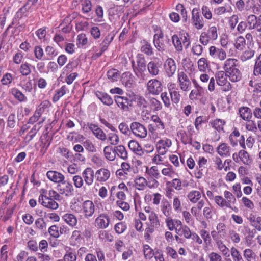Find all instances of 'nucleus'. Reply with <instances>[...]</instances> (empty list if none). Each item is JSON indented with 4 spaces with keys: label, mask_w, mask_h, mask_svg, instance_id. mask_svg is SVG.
Instances as JSON below:
<instances>
[{
    "label": "nucleus",
    "mask_w": 261,
    "mask_h": 261,
    "mask_svg": "<svg viewBox=\"0 0 261 261\" xmlns=\"http://www.w3.org/2000/svg\"><path fill=\"white\" fill-rule=\"evenodd\" d=\"M115 101L118 107L124 111H128V106H131V104L129 103V99L126 97L115 96Z\"/></svg>",
    "instance_id": "16"
},
{
    "label": "nucleus",
    "mask_w": 261,
    "mask_h": 261,
    "mask_svg": "<svg viewBox=\"0 0 261 261\" xmlns=\"http://www.w3.org/2000/svg\"><path fill=\"white\" fill-rule=\"evenodd\" d=\"M114 151L115 155L124 160H126L128 158V154L125 147L123 145H118L114 147Z\"/></svg>",
    "instance_id": "24"
},
{
    "label": "nucleus",
    "mask_w": 261,
    "mask_h": 261,
    "mask_svg": "<svg viewBox=\"0 0 261 261\" xmlns=\"http://www.w3.org/2000/svg\"><path fill=\"white\" fill-rule=\"evenodd\" d=\"M153 43L159 51H166L169 44V39H164L163 34L161 31L159 34H155L153 36Z\"/></svg>",
    "instance_id": "3"
},
{
    "label": "nucleus",
    "mask_w": 261,
    "mask_h": 261,
    "mask_svg": "<svg viewBox=\"0 0 261 261\" xmlns=\"http://www.w3.org/2000/svg\"><path fill=\"white\" fill-rule=\"evenodd\" d=\"M209 54L213 58L220 60H224L226 58V53L222 48L214 46L209 48Z\"/></svg>",
    "instance_id": "11"
},
{
    "label": "nucleus",
    "mask_w": 261,
    "mask_h": 261,
    "mask_svg": "<svg viewBox=\"0 0 261 261\" xmlns=\"http://www.w3.org/2000/svg\"><path fill=\"white\" fill-rule=\"evenodd\" d=\"M240 116L245 121H249L252 118V113L251 109L247 107H241L239 109Z\"/></svg>",
    "instance_id": "21"
},
{
    "label": "nucleus",
    "mask_w": 261,
    "mask_h": 261,
    "mask_svg": "<svg viewBox=\"0 0 261 261\" xmlns=\"http://www.w3.org/2000/svg\"><path fill=\"white\" fill-rule=\"evenodd\" d=\"M204 88L203 87H198L196 90H193L189 94V98L191 100L195 99L198 96L201 95L204 93Z\"/></svg>",
    "instance_id": "47"
},
{
    "label": "nucleus",
    "mask_w": 261,
    "mask_h": 261,
    "mask_svg": "<svg viewBox=\"0 0 261 261\" xmlns=\"http://www.w3.org/2000/svg\"><path fill=\"white\" fill-rule=\"evenodd\" d=\"M96 95L104 105L110 106L113 103L112 98L107 93L97 92Z\"/></svg>",
    "instance_id": "23"
},
{
    "label": "nucleus",
    "mask_w": 261,
    "mask_h": 261,
    "mask_svg": "<svg viewBox=\"0 0 261 261\" xmlns=\"http://www.w3.org/2000/svg\"><path fill=\"white\" fill-rule=\"evenodd\" d=\"M151 120L155 123L154 125H155L156 128H158V129L161 130L164 129V123L158 115H152Z\"/></svg>",
    "instance_id": "43"
},
{
    "label": "nucleus",
    "mask_w": 261,
    "mask_h": 261,
    "mask_svg": "<svg viewBox=\"0 0 261 261\" xmlns=\"http://www.w3.org/2000/svg\"><path fill=\"white\" fill-rule=\"evenodd\" d=\"M238 60L234 58L227 59L224 62L223 68L225 72H229L232 69L237 68V62Z\"/></svg>",
    "instance_id": "29"
},
{
    "label": "nucleus",
    "mask_w": 261,
    "mask_h": 261,
    "mask_svg": "<svg viewBox=\"0 0 261 261\" xmlns=\"http://www.w3.org/2000/svg\"><path fill=\"white\" fill-rule=\"evenodd\" d=\"M225 123V122L220 119H216L214 121L210 122V125L219 132L223 130V126Z\"/></svg>",
    "instance_id": "34"
},
{
    "label": "nucleus",
    "mask_w": 261,
    "mask_h": 261,
    "mask_svg": "<svg viewBox=\"0 0 261 261\" xmlns=\"http://www.w3.org/2000/svg\"><path fill=\"white\" fill-rule=\"evenodd\" d=\"M57 189L59 194L65 196H71L74 193L73 186L69 181L63 179V181L58 184Z\"/></svg>",
    "instance_id": "4"
},
{
    "label": "nucleus",
    "mask_w": 261,
    "mask_h": 261,
    "mask_svg": "<svg viewBox=\"0 0 261 261\" xmlns=\"http://www.w3.org/2000/svg\"><path fill=\"white\" fill-rule=\"evenodd\" d=\"M174 84H171L170 86L168 87V89L172 101L177 104L180 101V94H179V92L178 91V89L174 87Z\"/></svg>",
    "instance_id": "19"
},
{
    "label": "nucleus",
    "mask_w": 261,
    "mask_h": 261,
    "mask_svg": "<svg viewBox=\"0 0 261 261\" xmlns=\"http://www.w3.org/2000/svg\"><path fill=\"white\" fill-rule=\"evenodd\" d=\"M178 82L180 89L184 91H188L191 86V83L187 75L184 72L178 73Z\"/></svg>",
    "instance_id": "8"
},
{
    "label": "nucleus",
    "mask_w": 261,
    "mask_h": 261,
    "mask_svg": "<svg viewBox=\"0 0 261 261\" xmlns=\"http://www.w3.org/2000/svg\"><path fill=\"white\" fill-rule=\"evenodd\" d=\"M198 68L201 71L204 72L208 68L207 60L205 58H201L198 61Z\"/></svg>",
    "instance_id": "45"
},
{
    "label": "nucleus",
    "mask_w": 261,
    "mask_h": 261,
    "mask_svg": "<svg viewBox=\"0 0 261 261\" xmlns=\"http://www.w3.org/2000/svg\"><path fill=\"white\" fill-rule=\"evenodd\" d=\"M172 145L171 141L169 139H166L165 140L161 139L156 143V146H159L166 149L169 148Z\"/></svg>",
    "instance_id": "55"
},
{
    "label": "nucleus",
    "mask_w": 261,
    "mask_h": 261,
    "mask_svg": "<svg viewBox=\"0 0 261 261\" xmlns=\"http://www.w3.org/2000/svg\"><path fill=\"white\" fill-rule=\"evenodd\" d=\"M110 219L106 214H100L95 220V226L101 229H105L109 226Z\"/></svg>",
    "instance_id": "13"
},
{
    "label": "nucleus",
    "mask_w": 261,
    "mask_h": 261,
    "mask_svg": "<svg viewBox=\"0 0 261 261\" xmlns=\"http://www.w3.org/2000/svg\"><path fill=\"white\" fill-rule=\"evenodd\" d=\"M172 43L176 50L180 52L184 46L186 48L190 45L189 36L187 33L180 34L179 35L174 34L172 37Z\"/></svg>",
    "instance_id": "1"
},
{
    "label": "nucleus",
    "mask_w": 261,
    "mask_h": 261,
    "mask_svg": "<svg viewBox=\"0 0 261 261\" xmlns=\"http://www.w3.org/2000/svg\"><path fill=\"white\" fill-rule=\"evenodd\" d=\"M150 106L154 111H159L162 109V106L161 102L155 98H151L149 100Z\"/></svg>",
    "instance_id": "49"
},
{
    "label": "nucleus",
    "mask_w": 261,
    "mask_h": 261,
    "mask_svg": "<svg viewBox=\"0 0 261 261\" xmlns=\"http://www.w3.org/2000/svg\"><path fill=\"white\" fill-rule=\"evenodd\" d=\"M130 129L136 137L140 138H145L147 135L146 127L142 124L138 122H133L130 125Z\"/></svg>",
    "instance_id": "5"
},
{
    "label": "nucleus",
    "mask_w": 261,
    "mask_h": 261,
    "mask_svg": "<svg viewBox=\"0 0 261 261\" xmlns=\"http://www.w3.org/2000/svg\"><path fill=\"white\" fill-rule=\"evenodd\" d=\"M99 237L100 239L105 241L112 242L113 241V236L106 231H100L99 234Z\"/></svg>",
    "instance_id": "54"
},
{
    "label": "nucleus",
    "mask_w": 261,
    "mask_h": 261,
    "mask_svg": "<svg viewBox=\"0 0 261 261\" xmlns=\"http://www.w3.org/2000/svg\"><path fill=\"white\" fill-rule=\"evenodd\" d=\"M149 222H147L146 224L147 227L145 229V238L149 239L150 234L154 231L155 228L160 226V222L156 214L154 212L149 213V215H147Z\"/></svg>",
    "instance_id": "2"
},
{
    "label": "nucleus",
    "mask_w": 261,
    "mask_h": 261,
    "mask_svg": "<svg viewBox=\"0 0 261 261\" xmlns=\"http://www.w3.org/2000/svg\"><path fill=\"white\" fill-rule=\"evenodd\" d=\"M82 213L85 218L88 219L92 217L95 212V205L91 200H86L82 203Z\"/></svg>",
    "instance_id": "7"
},
{
    "label": "nucleus",
    "mask_w": 261,
    "mask_h": 261,
    "mask_svg": "<svg viewBox=\"0 0 261 261\" xmlns=\"http://www.w3.org/2000/svg\"><path fill=\"white\" fill-rule=\"evenodd\" d=\"M254 54V51L251 49L245 50L243 53L240 57V59L243 61H245L251 58Z\"/></svg>",
    "instance_id": "58"
},
{
    "label": "nucleus",
    "mask_w": 261,
    "mask_h": 261,
    "mask_svg": "<svg viewBox=\"0 0 261 261\" xmlns=\"http://www.w3.org/2000/svg\"><path fill=\"white\" fill-rule=\"evenodd\" d=\"M214 200L215 202L220 207H230L228 202H226V200L224 199L222 196H216L214 197Z\"/></svg>",
    "instance_id": "52"
},
{
    "label": "nucleus",
    "mask_w": 261,
    "mask_h": 261,
    "mask_svg": "<svg viewBox=\"0 0 261 261\" xmlns=\"http://www.w3.org/2000/svg\"><path fill=\"white\" fill-rule=\"evenodd\" d=\"M123 84L126 87L130 88L133 84V80L131 78V74L129 72H125L122 77Z\"/></svg>",
    "instance_id": "40"
},
{
    "label": "nucleus",
    "mask_w": 261,
    "mask_h": 261,
    "mask_svg": "<svg viewBox=\"0 0 261 261\" xmlns=\"http://www.w3.org/2000/svg\"><path fill=\"white\" fill-rule=\"evenodd\" d=\"M107 77L109 80L113 82L117 81L120 76L119 71L116 69H111L107 72Z\"/></svg>",
    "instance_id": "37"
},
{
    "label": "nucleus",
    "mask_w": 261,
    "mask_h": 261,
    "mask_svg": "<svg viewBox=\"0 0 261 261\" xmlns=\"http://www.w3.org/2000/svg\"><path fill=\"white\" fill-rule=\"evenodd\" d=\"M235 48L239 50H242L244 49L246 46V41L243 36L238 37L234 43Z\"/></svg>",
    "instance_id": "38"
},
{
    "label": "nucleus",
    "mask_w": 261,
    "mask_h": 261,
    "mask_svg": "<svg viewBox=\"0 0 261 261\" xmlns=\"http://www.w3.org/2000/svg\"><path fill=\"white\" fill-rule=\"evenodd\" d=\"M143 44L141 47V51L147 56H151L153 55V49L150 43L147 41H143Z\"/></svg>",
    "instance_id": "42"
},
{
    "label": "nucleus",
    "mask_w": 261,
    "mask_h": 261,
    "mask_svg": "<svg viewBox=\"0 0 261 261\" xmlns=\"http://www.w3.org/2000/svg\"><path fill=\"white\" fill-rule=\"evenodd\" d=\"M247 24L248 28L250 30L255 29L256 27L257 24V17L254 15H250L248 16Z\"/></svg>",
    "instance_id": "48"
},
{
    "label": "nucleus",
    "mask_w": 261,
    "mask_h": 261,
    "mask_svg": "<svg viewBox=\"0 0 261 261\" xmlns=\"http://www.w3.org/2000/svg\"><path fill=\"white\" fill-rule=\"evenodd\" d=\"M240 159L243 162L244 164L249 165L251 161L249 159V156L248 152L244 150H241L239 151Z\"/></svg>",
    "instance_id": "51"
},
{
    "label": "nucleus",
    "mask_w": 261,
    "mask_h": 261,
    "mask_svg": "<svg viewBox=\"0 0 261 261\" xmlns=\"http://www.w3.org/2000/svg\"><path fill=\"white\" fill-rule=\"evenodd\" d=\"M94 172L90 167L86 168L82 172V177L85 184L88 186L92 185L94 181Z\"/></svg>",
    "instance_id": "14"
},
{
    "label": "nucleus",
    "mask_w": 261,
    "mask_h": 261,
    "mask_svg": "<svg viewBox=\"0 0 261 261\" xmlns=\"http://www.w3.org/2000/svg\"><path fill=\"white\" fill-rule=\"evenodd\" d=\"M137 66L135 67L134 61H132L133 69L135 72V74L138 75V73L142 74L146 70V64L145 58L143 57H138L137 59Z\"/></svg>",
    "instance_id": "12"
},
{
    "label": "nucleus",
    "mask_w": 261,
    "mask_h": 261,
    "mask_svg": "<svg viewBox=\"0 0 261 261\" xmlns=\"http://www.w3.org/2000/svg\"><path fill=\"white\" fill-rule=\"evenodd\" d=\"M164 66L168 76H172L176 70V65L174 60L172 58H168L165 62Z\"/></svg>",
    "instance_id": "15"
},
{
    "label": "nucleus",
    "mask_w": 261,
    "mask_h": 261,
    "mask_svg": "<svg viewBox=\"0 0 261 261\" xmlns=\"http://www.w3.org/2000/svg\"><path fill=\"white\" fill-rule=\"evenodd\" d=\"M39 202L43 206L53 210L57 209L59 206L58 204L55 201V200L43 195H40Z\"/></svg>",
    "instance_id": "10"
},
{
    "label": "nucleus",
    "mask_w": 261,
    "mask_h": 261,
    "mask_svg": "<svg viewBox=\"0 0 261 261\" xmlns=\"http://www.w3.org/2000/svg\"><path fill=\"white\" fill-rule=\"evenodd\" d=\"M47 177L48 178L55 183L59 184L65 179L64 176L61 173L56 171L50 170L47 172Z\"/></svg>",
    "instance_id": "17"
},
{
    "label": "nucleus",
    "mask_w": 261,
    "mask_h": 261,
    "mask_svg": "<svg viewBox=\"0 0 261 261\" xmlns=\"http://www.w3.org/2000/svg\"><path fill=\"white\" fill-rule=\"evenodd\" d=\"M203 215L207 220L211 219L214 216L213 207L210 206H205L203 210Z\"/></svg>",
    "instance_id": "53"
},
{
    "label": "nucleus",
    "mask_w": 261,
    "mask_h": 261,
    "mask_svg": "<svg viewBox=\"0 0 261 261\" xmlns=\"http://www.w3.org/2000/svg\"><path fill=\"white\" fill-rule=\"evenodd\" d=\"M162 63L156 61H151L147 65V69L149 73L152 76L159 74V69L161 67Z\"/></svg>",
    "instance_id": "18"
},
{
    "label": "nucleus",
    "mask_w": 261,
    "mask_h": 261,
    "mask_svg": "<svg viewBox=\"0 0 261 261\" xmlns=\"http://www.w3.org/2000/svg\"><path fill=\"white\" fill-rule=\"evenodd\" d=\"M230 147L225 143H222L217 147V152L221 156H228L230 155Z\"/></svg>",
    "instance_id": "33"
},
{
    "label": "nucleus",
    "mask_w": 261,
    "mask_h": 261,
    "mask_svg": "<svg viewBox=\"0 0 261 261\" xmlns=\"http://www.w3.org/2000/svg\"><path fill=\"white\" fill-rule=\"evenodd\" d=\"M134 182L136 189L140 191L144 190L147 185V180L142 176H137Z\"/></svg>",
    "instance_id": "26"
},
{
    "label": "nucleus",
    "mask_w": 261,
    "mask_h": 261,
    "mask_svg": "<svg viewBox=\"0 0 261 261\" xmlns=\"http://www.w3.org/2000/svg\"><path fill=\"white\" fill-rule=\"evenodd\" d=\"M128 147L130 150L138 155H142L143 153L141 146L135 140H131L128 143Z\"/></svg>",
    "instance_id": "28"
},
{
    "label": "nucleus",
    "mask_w": 261,
    "mask_h": 261,
    "mask_svg": "<svg viewBox=\"0 0 261 261\" xmlns=\"http://www.w3.org/2000/svg\"><path fill=\"white\" fill-rule=\"evenodd\" d=\"M67 249L63 257L64 261H76L77 256L75 251L70 247H67Z\"/></svg>",
    "instance_id": "30"
},
{
    "label": "nucleus",
    "mask_w": 261,
    "mask_h": 261,
    "mask_svg": "<svg viewBox=\"0 0 261 261\" xmlns=\"http://www.w3.org/2000/svg\"><path fill=\"white\" fill-rule=\"evenodd\" d=\"M201 197V193L199 191L193 190L190 192L187 195L188 199L193 203H196Z\"/></svg>",
    "instance_id": "32"
},
{
    "label": "nucleus",
    "mask_w": 261,
    "mask_h": 261,
    "mask_svg": "<svg viewBox=\"0 0 261 261\" xmlns=\"http://www.w3.org/2000/svg\"><path fill=\"white\" fill-rule=\"evenodd\" d=\"M230 253L233 261H244L240 252L235 247L231 248Z\"/></svg>",
    "instance_id": "46"
},
{
    "label": "nucleus",
    "mask_w": 261,
    "mask_h": 261,
    "mask_svg": "<svg viewBox=\"0 0 261 261\" xmlns=\"http://www.w3.org/2000/svg\"><path fill=\"white\" fill-rule=\"evenodd\" d=\"M35 224L37 228L41 230H46V223L42 218H38L35 222Z\"/></svg>",
    "instance_id": "62"
},
{
    "label": "nucleus",
    "mask_w": 261,
    "mask_h": 261,
    "mask_svg": "<svg viewBox=\"0 0 261 261\" xmlns=\"http://www.w3.org/2000/svg\"><path fill=\"white\" fill-rule=\"evenodd\" d=\"M83 146L89 152H95L96 151L95 146L89 140H87L84 141L83 142Z\"/></svg>",
    "instance_id": "60"
},
{
    "label": "nucleus",
    "mask_w": 261,
    "mask_h": 261,
    "mask_svg": "<svg viewBox=\"0 0 261 261\" xmlns=\"http://www.w3.org/2000/svg\"><path fill=\"white\" fill-rule=\"evenodd\" d=\"M243 255L247 261H255L256 255L252 249H245L243 251Z\"/></svg>",
    "instance_id": "41"
},
{
    "label": "nucleus",
    "mask_w": 261,
    "mask_h": 261,
    "mask_svg": "<svg viewBox=\"0 0 261 261\" xmlns=\"http://www.w3.org/2000/svg\"><path fill=\"white\" fill-rule=\"evenodd\" d=\"M95 175L97 180L100 182H104L110 177V172L107 169L101 168L96 172Z\"/></svg>",
    "instance_id": "20"
},
{
    "label": "nucleus",
    "mask_w": 261,
    "mask_h": 261,
    "mask_svg": "<svg viewBox=\"0 0 261 261\" xmlns=\"http://www.w3.org/2000/svg\"><path fill=\"white\" fill-rule=\"evenodd\" d=\"M253 73L255 75H261V54L258 57L257 60L255 62Z\"/></svg>",
    "instance_id": "61"
},
{
    "label": "nucleus",
    "mask_w": 261,
    "mask_h": 261,
    "mask_svg": "<svg viewBox=\"0 0 261 261\" xmlns=\"http://www.w3.org/2000/svg\"><path fill=\"white\" fill-rule=\"evenodd\" d=\"M212 40L211 37L206 32H202L199 38L200 42L203 45H206Z\"/></svg>",
    "instance_id": "59"
},
{
    "label": "nucleus",
    "mask_w": 261,
    "mask_h": 261,
    "mask_svg": "<svg viewBox=\"0 0 261 261\" xmlns=\"http://www.w3.org/2000/svg\"><path fill=\"white\" fill-rule=\"evenodd\" d=\"M227 75L224 71H219L216 74L217 83L220 86L225 85L227 82Z\"/></svg>",
    "instance_id": "31"
},
{
    "label": "nucleus",
    "mask_w": 261,
    "mask_h": 261,
    "mask_svg": "<svg viewBox=\"0 0 261 261\" xmlns=\"http://www.w3.org/2000/svg\"><path fill=\"white\" fill-rule=\"evenodd\" d=\"M173 207L176 212L181 211V201L179 196H175L173 199Z\"/></svg>",
    "instance_id": "50"
},
{
    "label": "nucleus",
    "mask_w": 261,
    "mask_h": 261,
    "mask_svg": "<svg viewBox=\"0 0 261 261\" xmlns=\"http://www.w3.org/2000/svg\"><path fill=\"white\" fill-rule=\"evenodd\" d=\"M200 234L203 239L205 244L210 245L211 243L212 239L207 231L205 229H202L200 231Z\"/></svg>",
    "instance_id": "56"
},
{
    "label": "nucleus",
    "mask_w": 261,
    "mask_h": 261,
    "mask_svg": "<svg viewBox=\"0 0 261 261\" xmlns=\"http://www.w3.org/2000/svg\"><path fill=\"white\" fill-rule=\"evenodd\" d=\"M74 186L76 188H81L84 185L83 177L80 175H75L72 178Z\"/></svg>",
    "instance_id": "57"
},
{
    "label": "nucleus",
    "mask_w": 261,
    "mask_h": 261,
    "mask_svg": "<svg viewBox=\"0 0 261 261\" xmlns=\"http://www.w3.org/2000/svg\"><path fill=\"white\" fill-rule=\"evenodd\" d=\"M147 88L149 93L158 95L162 91V84L156 79L149 80L147 84Z\"/></svg>",
    "instance_id": "6"
},
{
    "label": "nucleus",
    "mask_w": 261,
    "mask_h": 261,
    "mask_svg": "<svg viewBox=\"0 0 261 261\" xmlns=\"http://www.w3.org/2000/svg\"><path fill=\"white\" fill-rule=\"evenodd\" d=\"M62 218L67 224L72 227H74L77 224V218L72 214H65L62 217Z\"/></svg>",
    "instance_id": "22"
},
{
    "label": "nucleus",
    "mask_w": 261,
    "mask_h": 261,
    "mask_svg": "<svg viewBox=\"0 0 261 261\" xmlns=\"http://www.w3.org/2000/svg\"><path fill=\"white\" fill-rule=\"evenodd\" d=\"M217 245V246L219 250L220 251V252L222 253V254L224 256H226L227 257H229V249L228 248H227L225 244H224L222 241H218L216 243Z\"/></svg>",
    "instance_id": "39"
},
{
    "label": "nucleus",
    "mask_w": 261,
    "mask_h": 261,
    "mask_svg": "<svg viewBox=\"0 0 261 261\" xmlns=\"http://www.w3.org/2000/svg\"><path fill=\"white\" fill-rule=\"evenodd\" d=\"M114 147L112 148L110 146H107L103 149V153L105 158L110 161H113L116 158Z\"/></svg>",
    "instance_id": "27"
},
{
    "label": "nucleus",
    "mask_w": 261,
    "mask_h": 261,
    "mask_svg": "<svg viewBox=\"0 0 261 261\" xmlns=\"http://www.w3.org/2000/svg\"><path fill=\"white\" fill-rule=\"evenodd\" d=\"M67 90V88L65 85L62 86L61 88L55 91L56 93L53 97V101L54 102H56L58 101L61 97L66 94Z\"/></svg>",
    "instance_id": "36"
},
{
    "label": "nucleus",
    "mask_w": 261,
    "mask_h": 261,
    "mask_svg": "<svg viewBox=\"0 0 261 261\" xmlns=\"http://www.w3.org/2000/svg\"><path fill=\"white\" fill-rule=\"evenodd\" d=\"M208 257L210 261H223L221 255L214 252L209 253Z\"/></svg>",
    "instance_id": "64"
},
{
    "label": "nucleus",
    "mask_w": 261,
    "mask_h": 261,
    "mask_svg": "<svg viewBox=\"0 0 261 261\" xmlns=\"http://www.w3.org/2000/svg\"><path fill=\"white\" fill-rule=\"evenodd\" d=\"M147 172L148 174L153 178L158 179L161 177L159 171L156 166L151 167Z\"/></svg>",
    "instance_id": "63"
},
{
    "label": "nucleus",
    "mask_w": 261,
    "mask_h": 261,
    "mask_svg": "<svg viewBox=\"0 0 261 261\" xmlns=\"http://www.w3.org/2000/svg\"><path fill=\"white\" fill-rule=\"evenodd\" d=\"M226 74L233 82H238L241 79V73L237 68L232 69L229 72H227Z\"/></svg>",
    "instance_id": "25"
},
{
    "label": "nucleus",
    "mask_w": 261,
    "mask_h": 261,
    "mask_svg": "<svg viewBox=\"0 0 261 261\" xmlns=\"http://www.w3.org/2000/svg\"><path fill=\"white\" fill-rule=\"evenodd\" d=\"M179 236H183L186 239H190L192 232L189 227L184 225L182 228H178L176 232Z\"/></svg>",
    "instance_id": "35"
},
{
    "label": "nucleus",
    "mask_w": 261,
    "mask_h": 261,
    "mask_svg": "<svg viewBox=\"0 0 261 261\" xmlns=\"http://www.w3.org/2000/svg\"><path fill=\"white\" fill-rule=\"evenodd\" d=\"M192 15L193 25L197 29H201L204 26V21L202 17L200 16L199 9L194 8L192 12Z\"/></svg>",
    "instance_id": "9"
},
{
    "label": "nucleus",
    "mask_w": 261,
    "mask_h": 261,
    "mask_svg": "<svg viewBox=\"0 0 261 261\" xmlns=\"http://www.w3.org/2000/svg\"><path fill=\"white\" fill-rule=\"evenodd\" d=\"M12 94L18 101L22 102L27 100V97L24 95L18 89L13 88L11 91Z\"/></svg>",
    "instance_id": "44"
}]
</instances>
